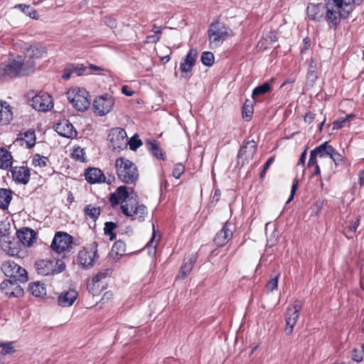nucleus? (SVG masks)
Instances as JSON below:
<instances>
[{
    "label": "nucleus",
    "instance_id": "1",
    "mask_svg": "<svg viewBox=\"0 0 364 364\" xmlns=\"http://www.w3.org/2000/svg\"><path fill=\"white\" fill-rule=\"evenodd\" d=\"M121 200V208L124 215L137 219L139 222L144 220L147 209L144 205H139L138 196L135 193H129L125 186H119L114 192Z\"/></svg>",
    "mask_w": 364,
    "mask_h": 364
},
{
    "label": "nucleus",
    "instance_id": "2",
    "mask_svg": "<svg viewBox=\"0 0 364 364\" xmlns=\"http://www.w3.org/2000/svg\"><path fill=\"white\" fill-rule=\"evenodd\" d=\"M36 63L26 60L22 55L9 58L7 61L0 63V78H13L29 75L33 73Z\"/></svg>",
    "mask_w": 364,
    "mask_h": 364
},
{
    "label": "nucleus",
    "instance_id": "3",
    "mask_svg": "<svg viewBox=\"0 0 364 364\" xmlns=\"http://www.w3.org/2000/svg\"><path fill=\"white\" fill-rule=\"evenodd\" d=\"M115 168L118 178L125 183H134L138 178L139 173L136 166L124 157L117 159Z\"/></svg>",
    "mask_w": 364,
    "mask_h": 364
},
{
    "label": "nucleus",
    "instance_id": "4",
    "mask_svg": "<svg viewBox=\"0 0 364 364\" xmlns=\"http://www.w3.org/2000/svg\"><path fill=\"white\" fill-rule=\"evenodd\" d=\"M229 31L223 23L213 21L208 30L210 48L214 49L220 46L229 36Z\"/></svg>",
    "mask_w": 364,
    "mask_h": 364
},
{
    "label": "nucleus",
    "instance_id": "5",
    "mask_svg": "<svg viewBox=\"0 0 364 364\" xmlns=\"http://www.w3.org/2000/svg\"><path fill=\"white\" fill-rule=\"evenodd\" d=\"M66 95L69 102L77 111L84 112L90 107L91 99L85 89L75 87L69 90Z\"/></svg>",
    "mask_w": 364,
    "mask_h": 364
},
{
    "label": "nucleus",
    "instance_id": "6",
    "mask_svg": "<svg viewBox=\"0 0 364 364\" xmlns=\"http://www.w3.org/2000/svg\"><path fill=\"white\" fill-rule=\"evenodd\" d=\"M1 269L4 274L9 277L8 280H15L17 282L25 283L28 279L26 270L14 261L4 262Z\"/></svg>",
    "mask_w": 364,
    "mask_h": 364
},
{
    "label": "nucleus",
    "instance_id": "7",
    "mask_svg": "<svg viewBox=\"0 0 364 364\" xmlns=\"http://www.w3.org/2000/svg\"><path fill=\"white\" fill-rule=\"evenodd\" d=\"M36 270L39 275L48 276L62 272L65 269V264L61 260L53 261L41 259L36 262Z\"/></svg>",
    "mask_w": 364,
    "mask_h": 364
},
{
    "label": "nucleus",
    "instance_id": "8",
    "mask_svg": "<svg viewBox=\"0 0 364 364\" xmlns=\"http://www.w3.org/2000/svg\"><path fill=\"white\" fill-rule=\"evenodd\" d=\"M302 308L301 301L296 300L294 304L289 306L285 314L286 327L284 328L285 334L289 336L292 333L295 324L299 317V313Z\"/></svg>",
    "mask_w": 364,
    "mask_h": 364
},
{
    "label": "nucleus",
    "instance_id": "9",
    "mask_svg": "<svg viewBox=\"0 0 364 364\" xmlns=\"http://www.w3.org/2000/svg\"><path fill=\"white\" fill-rule=\"evenodd\" d=\"M29 104L33 109L39 112H47L53 106L51 96L44 92H40L33 96L29 100Z\"/></svg>",
    "mask_w": 364,
    "mask_h": 364
},
{
    "label": "nucleus",
    "instance_id": "10",
    "mask_svg": "<svg viewBox=\"0 0 364 364\" xmlns=\"http://www.w3.org/2000/svg\"><path fill=\"white\" fill-rule=\"evenodd\" d=\"M114 100L109 94L102 95L96 98L93 102L95 112L100 116H105L112 109Z\"/></svg>",
    "mask_w": 364,
    "mask_h": 364
},
{
    "label": "nucleus",
    "instance_id": "11",
    "mask_svg": "<svg viewBox=\"0 0 364 364\" xmlns=\"http://www.w3.org/2000/svg\"><path fill=\"white\" fill-rule=\"evenodd\" d=\"M73 242V237L69 234L63 232H58L55 233L50 247L58 253L63 252L68 250Z\"/></svg>",
    "mask_w": 364,
    "mask_h": 364
},
{
    "label": "nucleus",
    "instance_id": "12",
    "mask_svg": "<svg viewBox=\"0 0 364 364\" xmlns=\"http://www.w3.org/2000/svg\"><path fill=\"white\" fill-rule=\"evenodd\" d=\"M97 243L94 242L88 248L81 250L78 253V260L84 268H89L94 265L95 258L97 252Z\"/></svg>",
    "mask_w": 364,
    "mask_h": 364
},
{
    "label": "nucleus",
    "instance_id": "13",
    "mask_svg": "<svg viewBox=\"0 0 364 364\" xmlns=\"http://www.w3.org/2000/svg\"><path fill=\"white\" fill-rule=\"evenodd\" d=\"M19 283L15 280L5 279L0 284L1 291L9 298L20 297L23 296V290Z\"/></svg>",
    "mask_w": 364,
    "mask_h": 364
},
{
    "label": "nucleus",
    "instance_id": "14",
    "mask_svg": "<svg viewBox=\"0 0 364 364\" xmlns=\"http://www.w3.org/2000/svg\"><path fill=\"white\" fill-rule=\"evenodd\" d=\"M12 179L18 184L26 185L31 177L30 168L27 166H14L11 168Z\"/></svg>",
    "mask_w": 364,
    "mask_h": 364
},
{
    "label": "nucleus",
    "instance_id": "15",
    "mask_svg": "<svg viewBox=\"0 0 364 364\" xmlns=\"http://www.w3.org/2000/svg\"><path fill=\"white\" fill-rule=\"evenodd\" d=\"M326 18L331 27H336L341 18H346L349 14V11L338 9L333 6H326Z\"/></svg>",
    "mask_w": 364,
    "mask_h": 364
},
{
    "label": "nucleus",
    "instance_id": "16",
    "mask_svg": "<svg viewBox=\"0 0 364 364\" xmlns=\"http://www.w3.org/2000/svg\"><path fill=\"white\" fill-rule=\"evenodd\" d=\"M47 53L46 48L42 45H32L25 49V55L23 58L26 60L33 61L43 58Z\"/></svg>",
    "mask_w": 364,
    "mask_h": 364
},
{
    "label": "nucleus",
    "instance_id": "17",
    "mask_svg": "<svg viewBox=\"0 0 364 364\" xmlns=\"http://www.w3.org/2000/svg\"><path fill=\"white\" fill-rule=\"evenodd\" d=\"M83 75H89L87 68L82 64H70L65 67L62 75L65 80H69L72 76L78 77Z\"/></svg>",
    "mask_w": 364,
    "mask_h": 364
},
{
    "label": "nucleus",
    "instance_id": "18",
    "mask_svg": "<svg viewBox=\"0 0 364 364\" xmlns=\"http://www.w3.org/2000/svg\"><path fill=\"white\" fill-rule=\"evenodd\" d=\"M55 130L60 136L66 138H74L77 132L73 125L67 119H63L55 125Z\"/></svg>",
    "mask_w": 364,
    "mask_h": 364
},
{
    "label": "nucleus",
    "instance_id": "19",
    "mask_svg": "<svg viewBox=\"0 0 364 364\" xmlns=\"http://www.w3.org/2000/svg\"><path fill=\"white\" fill-rule=\"evenodd\" d=\"M257 151V144L254 140L247 141L246 144L240 148L237 156L239 159L245 157L242 164L247 163L253 158Z\"/></svg>",
    "mask_w": 364,
    "mask_h": 364
},
{
    "label": "nucleus",
    "instance_id": "20",
    "mask_svg": "<svg viewBox=\"0 0 364 364\" xmlns=\"http://www.w3.org/2000/svg\"><path fill=\"white\" fill-rule=\"evenodd\" d=\"M230 224L226 222L223 228L217 232L214 242L218 247L225 246L232 237V232L229 228Z\"/></svg>",
    "mask_w": 364,
    "mask_h": 364
},
{
    "label": "nucleus",
    "instance_id": "21",
    "mask_svg": "<svg viewBox=\"0 0 364 364\" xmlns=\"http://www.w3.org/2000/svg\"><path fill=\"white\" fill-rule=\"evenodd\" d=\"M85 180L90 184L105 182V176L102 171L97 168H88L85 171Z\"/></svg>",
    "mask_w": 364,
    "mask_h": 364
},
{
    "label": "nucleus",
    "instance_id": "22",
    "mask_svg": "<svg viewBox=\"0 0 364 364\" xmlns=\"http://www.w3.org/2000/svg\"><path fill=\"white\" fill-rule=\"evenodd\" d=\"M19 241L26 246H31L36 240V233L30 228H23L16 232Z\"/></svg>",
    "mask_w": 364,
    "mask_h": 364
},
{
    "label": "nucleus",
    "instance_id": "23",
    "mask_svg": "<svg viewBox=\"0 0 364 364\" xmlns=\"http://www.w3.org/2000/svg\"><path fill=\"white\" fill-rule=\"evenodd\" d=\"M127 138V132L126 131L120 127L113 128L110 130L107 139L112 144V146L115 148V146H120L119 144L124 141Z\"/></svg>",
    "mask_w": 364,
    "mask_h": 364
},
{
    "label": "nucleus",
    "instance_id": "24",
    "mask_svg": "<svg viewBox=\"0 0 364 364\" xmlns=\"http://www.w3.org/2000/svg\"><path fill=\"white\" fill-rule=\"evenodd\" d=\"M197 256L195 254H191L188 257H185L183 262L180 268L177 278L184 279L191 272L193 264L196 262Z\"/></svg>",
    "mask_w": 364,
    "mask_h": 364
},
{
    "label": "nucleus",
    "instance_id": "25",
    "mask_svg": "<svg viewBox=\"0 0 364 364\" xmlns=\"http://www.w3.org/2000/svg\"><path fill=\"white\" fill-rule=\"evenodd\" d=\"M78 293L74 289L62 292L58 299V304L63 307L70 306L75 301Z\"/></svg>",
    "mask_w": 364,
    "mask_h": 364
},
{
    "label": "nucleus",
    "instance_id": "26",
    "mask_svg": "<svg viewBox=\"0 0 364 364\" xmlns=\"http://www.w3.org/2000/svg\"><path fill=\"white\" fill-rule=\"evenodd\" d=\"M13 119V112L10 105L0 100V126L8 124Z\"/></svg>",
    "mask_w": 364,
    "mask_h": 364
},
{
    "label": "nucleus",
    "instance_id": "27",
    "mask_svg": "<svg viewBox=\"0 0 364 364\" xmlns=\"http://www.w3.org/2000/svg\"><path fill=\"white\" fill-rule=\"evenodd\" d=\"M323 6L321 4H310L307 6V15L314 21H319L323 16Z\"/></svg>",
    "mask_w": 364,
    "mask_h": 364
},
{
    "label": "nucleus",
    "instance_id": "28",
    "mask_svg": "<svg viewBox=\"0 0 364 364\" xmlns=\"http://www.w3.org/2000/svg\"><path fill=\"white\" fill-rule=\"evenodd\" d=\"M13 191L9 188H0V208L6 210L13 198Z\"/></svg>",
    "mask_w": 364,
    "mask_h": 364
},
{
    "label": "nucleus",
    "instance_id": "29",
    "mask_svg": "<svg viewBox=\"0 0 364 364\" xmlns=\"http://www.w3.org/2000/svg\"><path fill=\"white\" fill-rule=\"evenodd\" d=\"M13 157L11 153L4 147L0 148V168L7 169L11 168Z\"/></svg>",
    "mask_w": 364,
    "mask_h": 364
},
{
    "label": "nucleus",
    "instance_id": "30",
    "mask_svg": "<svg viewBox=\"0 0 364 364\" xmlns=\"http://www.w3.org/2000/svg\"><path fill=\"white\" fill-rule=\"evenodd\" d=\"M274 79L272 78L269 80L268 81L265 82L261 85H259L256 87L253 90L252 93V97L254 100H256L257 97L263 95L266 93H268L270 92L272 89V84Z\"/></svg>",
    "mask_w": 364,
    "mask_h": 364
},
{
    "label": "nucleus",
    "instance_id": "31",
    "mask_svg": "<svg viewBox=\"0 0 364 364\" xmlns=\"http://www.w3.org/2000/svg\"><path fill=\"white\" fill-rule=\"evenodd\" d=\"M28 291L36 297H42L46 295V288L44 284L39 282L31 283Z\"/></svg>",
    "mask_w": 364,
    "mask_h": 364
},
{
    "label": "nucleus",
    "instance_id": "32",
    "mask_svg": "<svg viewBox=\"0 0 364 364\" xmlns=\"http://www.w3.org/2000/svg\"><path fill=\"white\" fill-rule=\"evenodd\" d=\"M146 144L147 145L149 151L154 156L164 161L166 159L164 153L155 141H151V140H146Z\"/></svg>",
    "mask_w": 364,
    "mask_h": 364
},
{
    "label": "nucleus",
    "instance_id": "33",
    "mask_svg": "<svg viewBox=\"0 0 364 364\" xmlns=\"http://www.w3.org/2000/svg\"><path fill=\"white\" fill-rule=\"evenodd\" d=\"M312 151H316V155L319 158H329V154L332 153V146L327 141L321 144L318 146L314 149Z\"/></svg>",
    "mask_w": 364,
    "mask_h": 364
},
{
    "label": "nucleus",
    "instance_id": "34",
    "mask_svg": "<svg viewBox=\"0 0 364 364\" xmlns=\"http://www.w3.org/2000/svg\"><path fill=\"white\" fill-rule=\"evenodd\" d=\"M84 213L86 217L95 221L99 218L101 213V210L100 207H96L91 204H89L85 207Z\"/></svg>",
    "mask_w": 364,
    "mask_h": 364
},
{
    "label": "nucleus",
    "instance_id": "35",
    "mask_svg": "<svg viewBox=\"0 0 364 364\" xmlns=\"http://www.w3.org/2000/svg\"><path fill=\"white\" fill-rule=\"evenodd\" d=\"M21 140H23L26 142L28 148L33 147L36 144V134L33 130H28L24 133H21Z\"/></svg>",
    "mask_w": 364,
    "mask_h": 364
},
{
    "label": "nucleus",
    "instance_id": "36",
    "mask_svg": "<svg viewBox=\"0 0 364 364\" xmlns=\"http://www.w3.org/2000/svg\"><path fill=\"white\" fill-rule=\"evenodd\" d=\"M16 7H18L23 14L26 16H29L33 19H38V16L37 15L36 11L31 6L26 4H18L16 6Z\"/></svg>",
    "mask_w": 364,
    "mask_h": 364
},
{
    "label": "nucleus",
    "instance_id": "37",
    "mask_svg": "<svg viewBox=\"0 0 364 364\" xmlns=\"http://www.w3.org/2000/svg\"><path fill=\"white\" fill-rule=\"evenodd\" d=\"M49 163V159L46 156H41L39 154H36L33 156L32 164L34 166L45 167Z\"/></svg>",
    "mask_w": 364,
    "mask_h": 364
},
{
    "label": "nucleus",
    "instance_id": "38",
    "mask_svg": "<svg viewBox=\"0 0 364 364\" xmlns=\"http://www.w3.org/2000/svg\"><path fill=\"white\" fill-rule=\"evenodd\" d=\"M112 273V269L107 268L103 270L100 271L97 274H95L92 277V283L94 285L99 283L102 279L106 278L107 277H109Z\"/></svg>",
    "mask_w": 364,
    "mask_h": 364
},
{
    "label": "nucleus",
    "instance_id": "39",
    "mask_svg": "<svg viewBox=\"0 0 364 364\" xmlns=\"http://www.w3.org/2000/svg\"><path fill=\"white\" fill-rule=\"evenodd\" d=\"M317 74H316V65L314 64V61L310 63L307 72L306 79L307 82L310 84L314 83L316 80L317 79Z\"/></svg>",
    "mask_w": 364,
    "mask_h": 364
},
{
    "label": "nucleus",
    "instance_id": "40",
    "mask_svg": "<svg viewBox=\"0 0 364 364\" xmlns=\"http://www.w3.org/2000/svg\"><path fill=\"white\" fill-rule=\"evenodd\" d=\"M253 114V106L252 102L247 100L242 107V114L244 119H251Z\"/></svg>",
    "mask_w": 364,
    "mask_h": 364
},
{
    "label": "nucleus",
    "instance_id": "41",
    "mask_svg": "<svg viewBox=\"0 0 364 364\" xmlns=\"http://www.w3.org/2000/svg\"><path fill=\"white\" fill-rule=\"evenodd\" d=\"M198 57V52L197 50L195 48H191L186 55L185 58L183 59V61L185 64H189L192 66L195 65V63Z\"/></svg>",
    "mask_w": 364,
    "mask_h": 364
},
{
    "label": "nucleus",
    "instance_id": "42",
    "mask_svg": "<svg viewBox=\"0 0 364 364\" xmlns=\"http://www.w3.org/2000/svg\"><path fill=\"white\" fill-rule=\"evenodd\" d=\"M112 252L117 255H123L126 252V245L122 240L116 241L112 246Z\"/></svg>",
    "mask_w": 364,
    "mask_h": 364
},
{
    "label": "nucleus",
    "instance_id": "43",
    "mask_svg": "<svg viewBox=\"0 0 364 364\" xmlns=\"http://www.w3.org/2000/svg\"><path fill=\"white\" fill-rule=\"evenodd\" d=\"M201 62L206 66H211L214 63V55L211 52L205 51L202 53Z\"/></svg>",
    "mask_w": 364,
    "mask_h": 364
},
{
    "label": "nucleus",
    "instance_id": "44",
    "mask_svg": "<svg viewBox=\"0 0 364 364\" xmlns=\"http://www.w3.org/2000/svg\"><path fill=\"white\" fill-rule=\"evenodd\" d=\"M193 66L189 64H185L184 62H181L180 64V70L182 73V77L186 79H189L191 76V70Z\"/></svg>",
    "mask_w": 364,
    "mask_h": 364
},
{
    "label": "nucleus",
    "instance_id": "45",
    "mask_svg": "<svg viewBox=\"0 0 364 364\" xmlns=\"http://www.w3.org/2000/svg\"><path fill=\"white\" fill-rule=\"evenodd\" d=\"M324 204V200L323 199H318L315 201L314 205L311 206V215H316L318 213L321 212L323 208Z\"/></svg>",
    "mask_w": 364,
    "mask_h": 364
},
{
    "label": "nucleus",
    "instance_id": "46",
    "mask_svg": "<svg viewBox=\"0 0 364 364\" xmlns=\"http://www.w3.org/2000/svg\"><path fill=\"white\" fill-rule=\"evenodd\" d=\"M10 234V224L9 223H0V236L4 238H8Z\"/></svg>",
    "mask_w": 364,
    "mask_h": 364
},
{
    "label": "nucleus",
    "instance_id": "47",
    "mask_svg": "<svg viewBox=\"0 0 364 364\" xmlns=\"http://www.w3.org/2000/svg\"><path fill=\"white\" fill-rule=\"evenodd\" d=\"M279 273H277L274 275L273 278H272L266 284V288L267 291H272L274 289H277L278 287V279L279 277Z\"/></svg>",
    "mask_w": 364,
    "mask_h": 364
},
{
    "label": "nucleus",
    "instance_id": "48",
    "mask_svg": "<svg viewBox=\"0 0 364 364\" xmlns=\"http://www.w3.org/2000/svg\"><path fill=\"white\" fill-rule=\"evenodd\" d=\"M329 159L338 165L343 161V156L332 146V153L329 154Z\"/></svg>",
    "mask_w": 364,
    "mask_h": 364
},
{
    "label": "nucleus",
    "instance_id": "49",
    "mask_svg": "<svg viewBox=\"0 0 364 364\" xmlns=\"http://www.w3.org/2000/svg\"><path fill=\"white\" fill-rule=\"evenodd\" d=\"M185 171V166L182 164H177L175 165L173 171H172V176L178 179L184 173Z\"/></svg>",
    "mask_w": 364,
    "mask_h": 364
},
{
    "label": "nucleus",
    "instance_id": "50",
    "mask_svg": "<svg viewBox=\"0 0 364 364\" xmlns=\"http://www.w3.org/2000/svg\"><path fill=\"white\" fill-rule=\"evenodd\" d=\"M141 144L142 141L141 139L137 138L136 134L132 136L129 141V149L133 151H135L137 148L141 146Z\"/></svg>",
    "mask_w": 364,
    "mask_h": 364
},
{
    "label": "nucleus",
    "instance_id": "51",
    "mask_svg": "<svg viewBox=\"0 0 364 364\" xmlns=\"http://www.w3.org/2000/svg\"><path fill=\"white\" fill-rule=\"evenodd\" d=\"M72 154L75 159L80 160L81 161H85L84 156H85V151L83 149L77 147L73 150Z\"/></svg>",
    "mask_w": 364,
    "mask_h": 364
},
{
    "label": "nucleus",
    "instance_id": "52",
    "mask_svg": "<svg viewBox=\"0 0 364 364\" xmlns=\"http://www.w3.org/2000/svg\"><path fill=\"white\" fill-rule=\"evenodd\" d=\"M348 125L344 117H340L333 122V129H340Z\"/></svg>",
    "mask_w": 364,
    "mask_h": 364
},
{
    "label": "nucleus",
    "instance_id": "53",
    "mask_svg": "<svg viewBox=\"0 0 364 364\" xmlns=\"http://www.w3.org/2000/svg\"><path fill=\"white\" fill-rule=\"evenodd\" d=\"M117 228L116 223L113 222H106L105 224L104 232L105 235H110Z\"/></svg>",
    "mask_w": 364,
    "mask_h": 364
},
{
    "label": "nucleus",
    "instance_id": "54",
    "mask_svg": "<svg viewBox=\"0 0 364 364\" xmlns=\"http://www.w3.org/2000/svg\"><path fill=\"white\" fill-rule=\"evenodd\" d=\"M104 22L107 26H109L111 28H115L117 25L116 19L111 16H105L104 18Z\"/></svg>",
    "mask_w": 364,
    "mask_h": 364
},
{
    "label": "nucleus",
    "instance_id": "55",
    "mask_svg": "<svg viewBox=\"0 0 364 364\" xmlns=\"http://www.w3.org/2000/svg\"><path fill=\"white\" fill-rule=\"evenodd\" d=\"M317 156L316 155L315 151H311L310 152V157L309 160L308 161V167L315 166L316 164H318L317 160H316Z\"/></svg>",
    "mask_w": 364,
    "mask_h": 364
},
{
    "label": "nucleus",
    "instance_id": "56",
    "mask_svg": "<svg viewBox=\"0 0 364 364\" xmlns=\"http://www.w3.org/2000/svg\"><path fill=\"white\" fill-rule=\"evenodd\" d=\"M335 5L328 4L327 6H333L334 8H338V9H343V6H350V2H344L343 0H333Z\"/></svg>",
    "mask_w": 364,
    "mask_h": 364
},
{
    "label": "nucleus",
    "instance_id": "57",
    "mask_svg": "<svg viewBox=\"0 0 364 364\" xmlns=\"http://www.w3.org/2000/svg\"><path fill=\"white\" fill-rule=\"evenodd\" d=\"M274 159V157H270L267 159V161L265 162V164H264L263 166V170L262 171L261 173H260V177L261 178H263L267 170L269 168V166H271V164L273 163Z\"/></svg>",
    "mask_w": 364,
    "mask_h": 364
},
{
    "label": "nucleus",
    "instance_id": "58",
    "mask_svg": "<svg viewBox=\"0 0 364 364\" xmlns=\"http://www.w3.org/2000/svg\"><path fill=\"white\" fill-rule=\"evenodd\" d=\"M1 346L3 347L2 352L4 354H8V353H10L14 351V347H13L11 343H3Z\"/></svg>",
    "mask_w": 364,
    "mask_h": 364
},
{
    "label": "nucleus",
    "instance_id": "59",
    "mask_svg": "<svg viewBox=\"0 0 364 364\" xmlns=\"http://www.w3.org/2000/svg\"><path fill=\"white\" fill-rule=\"evenodd\" d=\"M297 188H298V181L297 180H294V183L292 184V186H291V194H290V196H289V199L287 201V203H289L293 199L294 196L295 194V192H296Z\"/></svg>",
    "mask_w": 364,
    "mask_h": 364
},
{
    "label": "nucleus",
    "instance_id": "60",
    "mask_svg": "<svg viewBox=\"0 0 364 364\" xmlns=\"http://www.w3.org/2000/svg\"><path fill=\"white\" fill-rule=\"evenodd\" d=\"M120 198H118L117 195H116V193H111L110 196H109V202L111 203V205L112 206H115L117 205H118L120 202Z\"/></svg>",
    "mask_w": 364,
    "mask_h": 364
},
{
    "label": "nucleus",
    "instance_id": "61",
    "mask_svg": "<svg viewBox=\"0 0 364 364\" xmlns=\"http://www.w3.org/2000/svg\"><path fill=\"white\" fill-rule=\"evenodd\" d=\"M359 224H360V218H357V219L353 223V224L350 225V226L348 227V232H352V233L355 232L357 230V229L359 226Z\"/></svg>",
    "mask_w": 364,
    "mask_h": 364
},
{
    "label": "nucleus",
    "instance_id": "62",
    "mask_svg": "<svg viewBox=\"0 0 364 364\" xmlns=\"http://www.w3.org/2000/svg\"><path fill=\"white\" fill-rule=\"evenodd\" d=\"M86 68H87V72H89V75L91 74L93 71L102 70V68L92 64H90L88 66H86Z\"/></svg>",
    "mask_w": 364,
    "mask_h": 364
},
{
    "label": "nucleus",
    "instance_id": "63",
    "mask_svg": "<svg viewBox=\"0 0 364 364\" xmlns=\"http://www.w3.org/2000/svg\"><path fill=\"white\" fill-rule=\"evenodd\" d=\"M314 118H315V114H313L312 112H309L306 114V115L304 117V122L306 123L311 124L314 120Z\"/></svg>",
    "mask_w": 364,
    "mask_h": 364
},
{
    "label": "nucleus",
    "instance_id": "64",
    "mask_svg": "<svg viewBox=\"0 0 364 364\" xmlns=\"http://www.w3.org/2000/svg\"><path fill=\"white\" fill-rule=\"evenodd\" d=\"M147 43H156L158 41H159L160 40V36H157V35H152V36H147Z\"/></svg>",
    "mask_w": 364,
    "mask_h": 364
}]
</instances>
